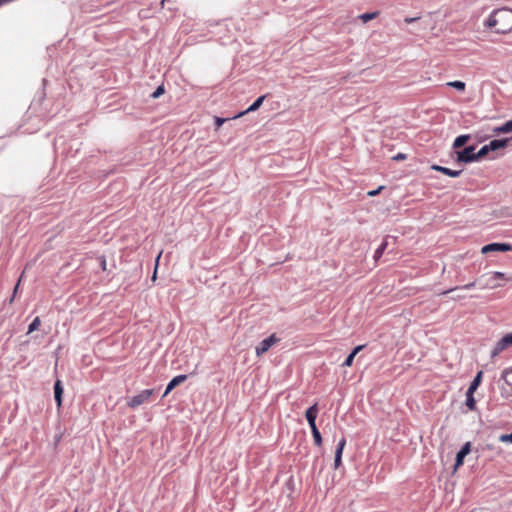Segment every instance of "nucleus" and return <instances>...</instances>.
<instances>
[{"instance_id": "f257e3e1", "label": "nucleus", "mask_w": 512, "mask_h": 512, "mask_svg": "<svg viewBox=\"0 0 512 512\" xmlns=\"http://www.w3.org/2000/svg\"><path fill=\"white\" fill-rule=\"evenodd\" d=\"M486 25L497 33L512 31V9L504 7L493 11L488 17Z\"/></svg>"}, {"instance_id": "f03ea898", "label": "nucleus", "mask_w": 512, "mask_h": 512, "mask_svg": "<svg viewBox=\"0 0 512 512\" xmlns=\"http://www.w3.org/2000/svg\"><path fill=\"white\" fill-rule=\"evenodd\" d=\"M480 280L482 283V288L485 289H495L503 286L502 281L505 280L504 274L501 272H491L489 274L483 275Z\"/></svg>"}, {"instance_id": "7ed1b4c3", "label": "nucleus", "mask_w": 512, "mask_h": 512, "mask_svg": "<svg viewBox=\"0 0 512 512\" xmlns=\"http://www.w3.org/2000/svg\"><path fill=\"white\" fill-rule=\"evenodd\" d=\"M154 393V390L153 389H146V390H143L141 391L139 394L133 396L129 401H128V406L132 409H135L137 408L138 406H140L141 404L149 401L150 397L153 395Z\"/></svg>"}, {"instance_id": "20e7f679", "label": "nucleus", "mask_w": 512, "mask_h": 512, "mask_svg": "<svg viewBox=\"0 0 512 512\" xmlns=\"http://www.w3.org/2000/svg\"><path fill=\"white\" fill-rule=\"evenodd\" d=\"M510 346H512V332L506 334L496 343L495 347L491 351V357L494 358L498 356L502 351Z\"/></svg>"}, {"instance_id": "39448f33", "label": "nucleus", "mask_w": 512, "mask_h": 512, "mask_svg": "<svg viewBox=\"0 0 512 512\" xmlns=\"http://www.w3.org/2000/svg\"><path fill=\"white\" fill-rule=\"evenodd\" d=\"M457 161L462 163L475 162L476 152L474 146L465 147L461 151L456 152Z\"/></svg>"}, {"instance_id": "423d86ee", "label": "nucleus", "mask_w": 512, "mask_h": 512, "mask_svg": "<svg viewBox=\"0 0 512 512\" xmlns=\"http://www.w3.org/2000/svg\"><path fill=\"white\" fill-rule=\"evenodd\" d=\"M279 341V339L275 335H271L264 340H262L257 346H256V354L257 356H261L264 353H266L274 344H276Z\"/></svg>"}, {"instance_id": "0eeeda50", "label": "nucleus", "mask_w": 512, "mask_h": 512, "mask_svg": "<svg viewBox=\"0 0 512 512\" xmlns=\"http://www.w3.org/2000/svg\"><path fill=\"white\" fill-rule=\"evenodd\" d=\"M512 249V246L507 243H491L482 247L481 252L487 254L489 252H507Z\"/></svg>"}, {"instance_id": "6e6552de", "label": "nucleus", "mask_w": 512, "mask_h": 512, "mask_svg": "<svg viewBox=\"0 0 512 512\" xmlns=\"http://www.w3.org/2000/svg\"><path fill=\"white\" fill-rule=\"evenodd\" d=\"M317 414H318V406L316 403L306 410L305 417H306L311 429L317 428V426H316Z\"/></svg>"}, {"instance_id": "1a4fd4ad", "label": "nucleus", "mask_w": 512, "mask_h": 512, "mask_svg": "<svg viewBox=\"0 0 512 512\" xmlns=\"http://www.w3.org/2000/svg\"><path fill=\"white\" fill-rule=\"evenodd\" d=\"M345 445H346V439L344 437H342L339 440V442L337 444L336 451H335L334 467L336 469L339 468L342 463V453H343Z\"/></svg>"}, {"instance_id": "9d476101", "label": "nucleus", "mask_w": 512, "mask_h": 512, "mask_svg": "<svg viewBox=\"0 0 512 512\" xmlns=\"http://www.w3.org/2000/svg\"><path fill=\"white\" fill-rule=\"evenodd\" d=\"M470 452V443L467 442L457 453L454 469L457 470L464 462V458Z\"/></svg>"}, {"instance_id": "9b49d317", "label": "nucleus", "mask_w": 512, "mask_h": 512, "mask_svg": "<svg viewBox=\"0 0 512 512\" xmlns=\"http://www.w3.org/2000/svg\"><path fill=\"white\" fill-rule=\"evenodd\" d=\"M187 379V376L182 374L174 377L167 385L163 397L167 396L176 386L180 385Z\"/></svg>"}, {"instance_id": "f8f14e48", "label": "nucleus", "mask_w": 512, "mask_h": 512, "mask_svg": "<svg viewBox=\"0 0 512 512\" xmlns=\"http://www.w3.org/2000/svg\"><path fill=\"white\" fill-rule=\"evenodd\" d=\"M509 142H510V138L495 139V140L490 141L488 146L491 151H497L499 149H504L505 147H507Z\"/></svg>"}, {"instance_id": "ddd939ff", "label": "nucleus", "mask_w": 512, "mask_h": 512, "mask_svg": "<svg viewBox=\"0 0 512 512\" xmlns=\"http://www.w3.org/2000/svg\"><path fill=\"white\" fill-rule=\"evenodd\" d=\"M264 99H265L264 95L258 97L253 104H251L245 111H243V112L239 113L238 115H236L235 118L241 117V116L245 115L246 113L256 111L262 105Z\"/></svg>"}, {"instance_id": "4468645a", "label": "nucleus", "mask_w": 512, "mask_h": 512, "mask_svg": "<svg viewBox=\"0 0 512 512\" xmlns=\"http://www.w3.org/2000/svg\"><path fill=\"white\" fill-rule=\"evenodd\" d=\"M62 394H63V387L61 385V382L57 380L54 384V398L57 403V406L60 407L62 404Z\"/></svg>"}, {"instance_id": "2eb2a0df", "label": "nucleus", "mask_w": 512, "mask_h": 512, "mask_svg": "<svg viewBox=\"0 0 512 512\" xmlns=\"http://www.w3.org/2000/svg\"><path fill=\"white\" fill-rule=\"evenodd\" d=\"M432 169L433 170H436V171H439V172H442L450 177H458L460 174H461V171L459 170H452V169H449V168H446V167H442V166H439V165H433L432 166Z\"/></svg>"}, {"instance_id": "dca6fc26", "label": "nucleus", "mask_w": 512, "mask_h": 512, "mask_svg": "<svg viewBox=\"0 0 512 512\" xmlns=\"http://www.w3.org/2000/svg\"><path fill=\"white\" fill-rule=\"evenodd\" d=\"M494 134L512 133V120L505 122L503 125L493 128Z\"/></svg>"}, {"instance_id": "f3484780", "label": "nucleus", "mask_w": 512, "mask_h": 512, "mask_svg": "<svg viewBox=\"0 0 512 512\" xmlns=\"http://www.w3.org/2000/svg\"><path fill=\"white\" fill-rule=\"evenodd\" d=\"M481 379H482V371H479L477 373V375L475 376V378L473 379V381L471 382L467 391H470V393H474L478 389V387L481 383Z\"/></svg>"}, {"instance_id": "a211bd4d", "label": "nucleus", "mask_w": 512, "mask_h": 512, "mask_svg": "<svg viewBox=\"0 0 512 512\" xmlns=\"http://www.w3.org/2000/svg\"><path fill=\"white\" fill-rule=\"evenodd\" d=\"M469 138H470L469 135H460V136H458L454 140L453 147L455 149H458V148L464 146L467 143V141L469 140Z\"/></svg>"}, {"instance_id": "6ab92c4d", "label": "nucleus", "mask_w": 512, "mask_h": 512, "mask_svg": "<svg viewBox=\"0 0 512 512\" xmlns=\"http://www.w3.org/2000/svg\"><path fill=\"white\" fill-rule=\"evenodd\" d=\"M474 393H470V391L466 392V406L469 410L473 411L476 408V400L473 396Z\"/></svg>"}, {"instance_id": "aec40b11", "label": "nucleus", "mask_w": 512, "mask_h": 512, "mask_svg": "<svg viewBox=\"0 0 512 512\" xmlns=\"http://www.w3.org/2000/svg\"><path fill=\"white\" fill-rule=\"evenodd\" d=\"M447 86H450V87L455 88L456 90L462 92L465 90L466 84L463 81L456 80V81L448 82Z\"/></svg>"}, {"instance_id": "412c9836", "label": "nucleus", "mask_w": 512, "mask_h": 512, "mask_svg": "<svg viewBox=\"0 0 512 512\" xmlns=\"http://www.w3.org/2000/svg\"><path fill=\"white\" fill-rule=\"evenodd\" d=\"M378 14V12L364 13L359 16V19L362 20L363 23H367L368 21L375 19Z\"/></svg>"}, {"instance_id": "4be33fe9", "label": "nucleus", "mask_w": 512, "mask_h": 512, "mask_svg": "<svg viewBox=\"0 0 512 512\" xmlns=\"http://www.w3.org/2000/svg\"><path fill=\"white\" fill-rule=\"evenodd\" d=\"M489 152H491V150L489 149V146L488 144L487 145H484L483 147H481V149L476 152V157H475V161H478L480 159H482L483 157H485Z\"/></svg>"}, {"instance_id": "5701e85b", "label": "nucleus", "mask_w": 512, "mask_h": 512, "mask_svg": "<svg viewBox=\"0 0 512 512\" xmlns=\"http://www.w3.org/2000/svg\"><path fill=\"white\" fill-rule=\"evenodd\" d=\"M311 432L313 435L315 445L321 446L322 445V436H321V433L318 430V428L311 429Z\"/></svg>"}, {"instance_id": "b1692460", "label": "nucleus", "mask_w": 512, "mask_h": 512, "mask_svg": "<svg viewBox=\"0 0 512 512\" xmlns=\"http://www.w3.org/2000/svg\"><path fill=\"white\" fill-rule=\"evenodd\" d=\"M386 247H387V241L385 240V241H383V242H382V244H381V245L376 249L375 254H374V258H375V260H378V259L382 256V254H383V252L385 251Z\"/></svg>"}, {"instance_id": "393cba45", "label": "nucleus", "mask_w": 512, "mask_h": 512, "mask_svg": "<svg viewBox=\"0 0 512 512\" xmlns=\"http://www.w3.org/2000/svg\"><path fill=\"white\" fill-rule=\"evenodd\" d=\"M40 323H41L40 318H39V317H36V318L31 322V324L29 325V327H28V333H32V332L36 331V330L39 328Z\"/></svg>"}, {"instance_id": "a878e982", "label": "nucleus", "mask_w": 512, "mask_h": 512, "mask_svg": "<svg viewBox=\"0 0 512 512\" xmlns=\"http://www.w3.org/2000/svg\"><path fill=\"white\" fill-rule=\"evenodd\" d=\"M499 441L503 442V443H506V442L512 443V433L511 434H502V435H500L499 436Z\"/></svg>"}, {"instance_id": "bb28decb", "label": "nucleus", "mask_w": 512, "mask_h": 512, "mask_svg": "<svg viewBox=\"0 0 512 512\" xmlns=\"http://www.w3.org/2000/svg\"><path fill=\"white\" fill-rule=\"evenodd\" d=\"M354 358L355 356L352 353H350L347 356L346 360L344 361L343 366L350 367L353 363Z\"/></svg>"}, {"instance_id": "cd10ccee", "label": "nucleus", "mask_w": 512, "mask_h": 512, "mask_svg": "<svg viewBox=\"0 0 512 512\" xmlns=\"http://www.w3.org/2000/svg\"><path fill=\"white\" fill-rule=\"evenodd\" d=\"M164 92V89L162 86H159L153 93H152V97L153 98H158L161 94H163Z\"/></svg>"}, {"instance_id": "c85d7f7f", "label": "nucleus", "mask_w": 512, "mask_h": 512, "mask_svg": "<svg viewBox=\"0 0 512 512\" xmlns=\"http://www.w3.org/2000/svg\"><path fill=\"white\" fill-rule=\"evenodd\" d=\"M161 252L158 254L157 258H156V266H155V270H154V273H153V276H152V280L155 281L156 280V274H157V267H158V262H159V259L161 257Z\"/></svg>"}, {"instance_id": "c756f323", "label": "nucleus", "mask_w": 512, "mask_h": 512, "mask_svg": "<svg viewBox=\"0 0 512 512\" xmlns=\"http://www.w3.org/2000/svg\"><path fill=\"white\" fill-rule=\"evenodd\" d=\"M406 158H407L406 154L398 153L397 155H395L393 157V160L400 161V160H405Z\"/></svg>"}, {"instance_id": "7c9ffc66", "label": "nucleus", "mask_w": 512, "mask_h": 512, "mask_svg": "<svg viewBox=\"0 0 512 512\" xmlns=\"http://www.w3.org/2000/svg\"><path fill=\"white\" fill-rule=\"evenodd\" d=\"M364 348V345H359V346H356L353 350H352V354L354 356H356L362 349Z\"/></svg>"}, {"instance_id": "2f4dec72", "label": "nucleus", "mask_w": 512, "mask_h": 512, "mask_svg": "<svg viewBox=\"0 0 512 512\" xmlns=\"http://www.w3.org/2000/svg\"><path fill=\"white\" fill-rule=\"evenodd\" d=\"M382 189H383V186H380V187H379L378 189H376V190L369 191V192H368V195H369V196H371V197H372V196H376V195H377V194H378Z\"/></svg>"}, {"instance_id": "473e14b6", "label": "nucleus", "mask_w": 512, "mask_h": 512, "mask_svg": "<svg viewBox=\"0 0 512 512\" xmlns=\"http://www.w3.org/2000/svg\"><path fill=\"white\" fill-rule=\"evenodd\" d=\"M215 121H216L217 128H219L226 121V119L216 117Z\"/></svg>"}, {"instance_id": "72a5a7b5", "label": "nucleus", "mask_w": 512, "mask_h": 512, "mask_svg": "<svg viewBox=\"0 0 512 512\" xmlns=\"http://www.w3.org/2000/svg\"><path fill=\"white\" fill-rule=\"evenodd\" d=\"M475 286V282H472V283H469V284H466L462 287V289H471Z\"/></svg>"}, {"instance_id": "f704fd0d", "label": "nucleus", "mask_w": 512, "mask_h": 512, "mask_svg": "<svg viewBox=\"0 0 512 512\" xmlns=\"http://www.w3.org/2000/svg\"><path fill=\"white\" fill-rule=\"evenodd\" d=\"M415 20H416V18H407V19H405V21H406L407 23L414 22Z\"/></svg>"}, {"instance_id": "c9c22d12", "label": "nucleus", "mask_w": 512, "mask_h": 512, "mask_svg": "<svg viewBox=\"0 0 512 512\" xmlns=\"http://www.w3.org/2000/svg\"><path fill=\"white\" fill-rule=\"evenodd\" d=\"M463 297H464V296H462V295H457V296L453 297V299H454V300H457V299H462Z\"/></svg>"}, {"instance_id": "e433bc0d", "label": "nucleus", "mask_w": 512, "mask_h": 512, "mask_svg": "<svg viewBox=\"0 0 512 512\" xmlns=\"http://www.w3.org/2000/svg\"><path fill=\"white\" fill-rule=\"evenodd\" d=\"M453 291H454V289H451V290H449V291H444V292H443V294H447V293H449V292H453Z\"/></svg>"}, {"instance_id": "4c0bfd02", "label": "nucleus", "mask_w": 512, "mask_h": 512, "mask_svg": "<svg viewBox=\"0 0 512 512\" xmlns=\"http://www.w3.org/2000/svg\"><path fill=\"white\" fill-rule=\"evenodd\" d=\"M18 285H19V283L15 286V288H14V293H16V292H17Z\"/></svg>"}]
</instances>
